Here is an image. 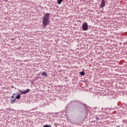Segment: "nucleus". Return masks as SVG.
I'll use <instances>...</instances> for the list:
<instances>
[{
    "mask_svg": "<svg viewBox=\"0 0 127 127\" xmlns=\"http://www.w3.org/2000/svg\"><path fill=\"white\" fill-rule=\"evenodd\" d=\"M43 27H46L50 23V14L46 13L42 18Z\"/></svg>",
    "mask_w": 127,
    "mask_h": 127,
    "instance_id": "1",
    "label": "nucleus"
},
{
    "mask_svg": "<svg viewBox=\"0 0 127 127\" xmlns=\"http://www.w3.org/2000/svg\"><path fill=\"white\" fill-rule=\"evenodd\" d=\"M11 88L12 89H13V88L15 89V87H14V86H13V85H11Z\"/></svg>",
    "mask_w": 127,
    "mask_h": 127,
    "instance_id": "12",
    "label": "nucleus"
},
{
    "mask_svg": "<svg viewBox=\"0 0 127 127\" xmlns=\"http://www.w3.org/2000/svg\"><path fill=\"white\" fill-rule=\"evenodd\" d=\"M41 75L42 77H47L48 76V74H47V73L46 71H44L42 73Z\"/></svg>",
    "mask_w": 127,
    "mask_h": 127,
    "instance_id": "7",
    "label": "nucleus"
},
{
    "mask_svg": "<svg viewBox=\"0 0 127 127\" xmlns=\"http://www.w3.org/2000/svg\"><path fill=\"white\" fill-rule=\"evenodd\" d=\"M19 92H21V94H23V95H25V94H27V93H29V92H30V89H26L24 91H21V90H19Z\"/></svg>",
    "mask_w": 127,
    "mask_h": 127,
    "instance_id": "6",
    "label": "nucleus"
},
{
    "mask_svg": "<svg viewBox=\"0 0 127 127\" xmlns=\"http://www.w3.org/2000/svg\"><path fill=\"white\" fill-rule=\"evenodd\" d=\"M69 105L71 106H78L79 107H82V106H83L82 102L77 100H72L70 102Z\"/></svg>",
    "mask_w": 127,
    "mask_h": 127,
    "instance_id": "3",
    "label": "nucleus"
},
{
    "mask_svg": "<svg viewBox=\"0 0 127 127\" xmlns=\"http://www.w3.org/2000/svg\"><path fill=\"white\" fill-rule=\"evenodd\" d=\"M84 113L85 116H87V115H88V112H87V110H85Z\"/></svg>",
    "mask_w": 127,
    "mask_h": 127,
    "instance_id": "11",
    "label": "nucleus"
},
{
    "mask_svg": "<svg viewBox=\"0 0 127 127\" xmlns=\"http://www.w3.org/2000/svg\"><path fill=\"white\" fill-rule=\"evenodd\" d=\"M82 29L83 31H87V30L89 29V27L87 22H84L82 24Z\"/></svg>",
    "mask_w": 127,
    "mask_h": 127,
    "instance_id": "4",
    "label": "nucleus"
},
{
    "mask_svg": "<svg viewBox=\"0 0 127 127\" xmlns=\"http://www.w3.org/2000/svg\"><path fill=\"white\" fill-rule=\"evenodd\" d=\"M80 75L81 76H85V72L82 71L80 72Z\"/></svg>",
    "mask_w": 127,
    "mask_h": 127,
    "instance_id": "9",
    "label": "nucleus"
},
{
    "mask_svg": "<svg viewBox=\"0 0 127 127\" xmlns=\"http://www.w3.org/2000/svg\"><path fill=\"white\" fill-rule=\"evenodd\" d=\"M63 0H57L58 4H61V3H62V2L63 1Z\"/></svg>",
    "mask_w": 127,
    "mask_h": 127,
    "instance_id": "8",
    "label": "nucleus"
},
{
    "mask_svg": "<svg viewBox=\"0 0 127 127\" xmlns=\"http://www.w3.org/2000/svg\"><path fill=\"white\" fill-rule=\"evenodd\" d=\"M43 127H52V126H51V125H44Z\"/></svg>",
    "mask_w": 127,
    "mask_h": 127,
    "instance_id": "10",
    "label": "nucleus"
},
{
    "mask_svg": "<svg viewBox=\"0 0 127 127\" xmlns=\"http://www.w3.org/2000/svg\"><path fill=\"white\" fill-rule=\"evenodd\" d=\"M96 121H100V118L97 117V118H96Z\"/></svg>",
    "mask_w": 127,
    "mask_h": 127,
    "instance_id": "13",
    "label": "nucleus"
},
{
    "mask_svg": "<svg viewBox=\"0 0 127 127\" xmlns=\"http://www.w3.org/2000/svg\"><path fill=\"white\" fill-rule=\"evenodd\" d=\"M105 6H106V0H102L100 7L103 8V7H105Z\"/></svg>",
    "mask_w": 127,
    "mask_h": 127,
    "instance_id": "5",
    "label": "nucleus"
},
{
    "mask_svg": "<svg viewBox=\"0 0 127 127\" xmlns=\"http://www.w3.org/2000/svg\"><path fill=\"white\" fill-rule=\"evenodd\" d=\"M21 98L20 93H13L10 98V103L14 104L15 102H16V100H19Z\"/></svg>",
    "mask_w": 127,
    "mask_h": 127,
    "instance_id": "2",
    "label": "nucleus"
},
{
    "mask_svg": "<svg viewBox=\"0 0 127 127\" xmlns=\"http://www.w3.org/2000/svg\"><path fill=\"white\" fill-rule=\"evenodd\" d=\"M116 127H120V126H118Z\"/></svg>",
    "mask_w": 127,
    "mask_h": 127,
    "instance_id": "14",
    "label": "nucleus"
}]
</instances>
